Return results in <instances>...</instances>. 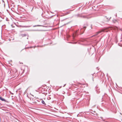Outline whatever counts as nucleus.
I'll use <instances>...</instances> for the list:
<instances>
[{
    "label": "nucleus",
    "mask_w": 122,
    "mask_h": 122,
    "mask_svg": "<svg viewBox=\"0 0 122 122\" xmlns=\"http://www.w3.org/2000/svg\"><path fill=\"white\" fill-rule=\"evenodd\" d=\"M86 26H84L82 29H81L80 31V34H82L84 33V32L85 31V29H86Z\"/></svg>",
    "instance_id": "1"
},
{
    "label": "nucleus",
    "mask_w": 122,
    "mask_h": 122,
    "mask_svg": "<svg viewBox=\"0 0 122 122\" xmlns=\"http://www.w3.org/2000/svg\"><path fill=\"white\" fill-rule=\"evenodd\" d=\"M86 26H84L82 29H81L80 31V34H82L84 33V32L85 31V29H86Z\"/></svg>",
    "instance_id": "2"
},
{
    "label": "nucleus",
    "mask_w": 122,
    "mask_h": 122,
    "mask_svg": "<svg viewBox=\"0 0 122 122\" xmlns=\"http://www.w3.org/2000/svg\"><path fill=\"white\" fill-rule=\"evenodd\" d=\"M77 31H75L74 33L72 34V37L73 39H74L75 37L78 35V34H77Z\"/></svg>",
    "instance_id": "3"
},
{
    "label": "nucleus",
    "mask_w": 122,
    "mask_h": 122,
    "mask_svg": "<svg viewBox=\"0 0 122 122\" xmlns=\"http://www.w3.org/2000/svg\"><path fill=\"white\" fill-rule=\"evenodd\" d=\"M21 71L19 72V74H20V75L22 74L25 71V69L24 67H22L21 68Z\"/></svg>",
    "instance_id": "4"
},
{
    "label": "nucleus",
    "mask_w": 122,
    "mask_h": 122,
    "mask_svg": "<svg viewBox=\"0 0 122 122\" xmlns=\"http://www.w3.org/2000/svg\"><path fill=\"white\" fill-rule=\"evenodd\" d=\"M104 30H102V31H99L96 33V34L94 35L91 36V37H93V36H97L98 34L101 33L102 31H104Z\"/></svg>",
    "instance_id": "5"
},
{
    "label": "nucleus",
    "mask_w": 122,
    "mask_h": 122,
    "mask_svg": "<svg viewBox=\"0 0 122 122\" xmlns=\"http://www.w3.org/2000/svg\"><path fill=\"white\" fill-rule=\"evenodd\" d=\"M19 89H18L16 91V92L17 94H18V95H20L22 92V91L21 90H20Z\"/></svg>",
    "instance_id": "6"
},
{
    "label": "nucleus",
    "mask_w": 122,
    "mask_h": 122,
    "mask_svg": "<svg viewBox=\"0 0 122 122\" xmlns=\"http://www.w3.org/2000/svg\"><path fill=\"white\" fill-rule=\"evenodd\" d=\"M80 17L84 18H86L87 19H89L91 17L89 16V15H85V16H81Z\"/></svg>",
    "instance_id": "7"
},
{
    "label": "nucleus",
    "mask_w": 122,
    "mask_h": 122,
    "mask_svg": "<svg viewBox=\"0 0 122 122\" xmlns=\"http://www.w3.org/2000/svg\"><path fill=\"white\" fill-rule=\"evenodd\" d=\"M40 101H41V102L43 104L44 106H45L46 105V104L45 102L44 101L42 100V99H41L40 100Z\"/></svg>",
    "instance_id": "8"
},
{
    "label": "nucleus",
    "mask_w": 122,
    "mask_h": 122,
    "mask_svg": "<svg viewBox=\"0 0 122 122\" xmlns=\"http://www.w3.org/2000/svg\"><path fill=\"white\" fill-rule=\"evenodd\" d=\"M36 46H30V47H25V49H28V48H33L34 49L35 48V47H36Z\"/></svg>",
    "instance_id": "9"
},
{
    "label": "nucleus",
    "mask_w": 122,
    "mask_h": 122,
    "mask_svg": "<svg viewBox=\"0 0 122 122\" xmlns=\"http://www.w3.org/2000/svg\"><path fill=\"white\" fill-rule=\"evenodd\" d=\"M0 99L2 101H3L5 102H6V100L2 98L1 97H0Z\"/></svg>",
    "instance_id": "10"
},
{
    "label": "nucleus",
    "mask_w": 122,
    "mask_h": 122,
    "mask_svg": "<svg viewBox=\"0 0 122 122\" xmlns=\"http://www.w3.org/2000/svg\"><path fill=\"white\" fill-rule=\"evenodd\" d=\"M27 36V34H22L20 35V36L22 37L25 36Z\"/></svg>",
    "instance_id": "11"
},
{
    "label": "nucleus",
    "mask_w": 122,
    "mask_h": 122,
    "mask_svg": "<svg viewBox=\"0 0 122 122\" xmlns=\"http://www.w3.org/2000/svg\"><path fill=\"white\" fill-rule=\"evenodd\" d=\"M105 17L106 18V19H107V21H108L109 20H110V19H111V17H110V18H108L106 16H105Z\"/></svg>",
    "instance_id": "12"
},
{
    "label": "nucleus",
    "mask_w": 122,
    "mask_h": 122,
    "mask_svg": "<svg viewBox=\"0 0 122 122\" xmlns=\"http://www.w3.org/2000/svg\"><path fill=\"white\" fill-rule=\"evenodd\" d=\"M96 88L97 89V93H99L100 92V91L98 90V89L97 88V87L96 86Z\"/></svg>",
    "instance_id": "13"
},
{
    "label": "nucleus",
    "mask_w": 122,
    "mask_h": 122,
    "mask_svg": "<svg viewBox=\"0 0 122 122\" xmlns=\"http://www.w3.org/2000/svg\"><path fill=\"white\" fill-rule=\"evenodd\" d=\"M90 50H91V49H94L95 50V47H94V46H92V47H90Z\"/></svg>",
    "instance_id": "14"
},
{
    "label": "nucleus",
    "mask_w": 122,
    "mask_h": 122,
    "mask_svg": "<svg viewBox=\"0 0 122 122\" xmlns=\"http://www.w3.org/2000/svg\"><path fill=\"white\" fill-rule=\"evenodd\" d=\"M20 26H21L23 27H30L31 26H21V25H20Z\"/></svg>",
    "instance_id": "15"
},
{
    "label": "nucleus",
    "mask_w": 122,
    "mask_h": 122,
    "mask_svg": "<svg viewBox=\"0 0 122 122\" xmlns=\"http://www.w3.org/2000/svg\"><path fill=\"white\" fill-rule=\"evenodd\" d=\"M70 37V35L67 34L66 35V37L68 39Z\"/></svg>",
    "instance_id": "16"
},
{
    "label": "nucleus",
    "mask_w": 122,
    "mask_h": 122,
    "mask_svg": "<svg viewBox=\"0 0 122 122\" xmlns=\"http://www.w3.org/2000/svg\"><path fill=\"white\" fill-rule=\"evenodd\" d=\"M42 26L41 25H33V27H36V26Z\"/></svg>",
    "instance_id": "17"
},
{
    "label": "nucleus",
    "mask_w": 122,
    "mask_h": 122,
    "mask_svg": "<svg viewBox=\"0 0 122 122\" xmlns=\"http://www.w3.org/2000/svg\"><path fill=\"white\" fill-rule=\"evenodd\" d=\"M14 40V39H11L9 40L11 41V42H13V41Z\"/></svg>",
    "instance_id": "18"
},
{
    "label": "nucleus",
    "mask_w": 122,
    "mask_h": 122,
    "mask_svg": "<svg viewBox=\"0 0 122 122\" xmlns=\"http://www.w3.org/2000/svg\"><path fill=\"white\" fill-rule=\"evenodd\" d=\"M51 99V97H48L47 98V99H48V100H50Z\"/></svg>",
    "instance_id": "19"
},
{
    "label": "nucleus",
    "mask_w": 122,
    "mask_h": 122,
    "mask_svg": "<svg viewBox=\"0 0 122 122\" xmlns=\"http://www.w3.org/2000/svg\"><path fill=\"white\" fill-rule=\"evenodd\" d=\"M38 30H32V31H37Z\"/></svg>",
    "instance_id": "20"
},
{
    "label": "nucleus",
    "mask_w": 122,
    "mask_h": 122,
    "mask_svg": "<svg viewBox=\"0 0 122 122\" xmlns=\"http://www.w3.org/2000/svg\"><path fill=\"white\" fill-rule=\"evenodd\" d=\"M15 79H16V82H19V81H17V80H16L17 79V78H16Z\"/></svg>",
    "instance_id": "21"
},
{
    "label": "nucleus",
    "mask_w": 122,
    "mask_h": 122,
    "mask_svg": "<svg viewBox=\"0 0 122 122\" xmlns=\"http://www.w3.org/2000/svg\"><path fill=\"white\" fill-rule=\"evenodd\" d=\"M69 13H70V12H67L66 13L67 14H69Z\"/></svg>",
    "instance_id": "22"
},
{
    "label": "nucleus",
    "mask_w": 122,
    "mask_h": 122,
    "mask_svg": "<svg viewBox=\"0 0 122 122\" xmlns=\"http://www.w3.org/2000/svg\"><path fill=\"white\" fill-rule=\"evenodd\" d=\"M92 25H91V29H92Z\"/></svg>",
    "instance_id": "23"
},
{
    "label": "nucleus",
    "mask_w": 122,
    "mask_h": 122,
    "mask_svg": "<svg viewBox=\"0 0 122 122\" xmlns=\"http://www.w3.org/2000/svg\"><path fill=\"white\" fill-rule=\"evenodd\" d=\"M66 84H65L63 86V87H64L65 85H66Z\"/></svg>",
    "instance_id": "24"
},
{
    "label": "nucleus",
    "mask_w": 122,
    "mask_h": 122,
    "mask_svg": "<svg viewBox=\"0 0 122 122\" xmlns=\"http://www.w3.org/2000/svg\"><path fill=\"white\" fill-rule=\"evenodd\" d=\"M36 102H33V103H34L35 104H36Z\"/></svg>",
    "instance_id": "25"
},
{
    "label": "nucleus",
    "mask_w": 122,
    "mask_h": 122,
    "mask_svg": "<svg viewBox=\"0 0 122 122\" xmlns=\"http://www.w3.org/2000/svg\"><path fill=\"white\" fill-rule=\"evenodd\" d=\"M15 25H16V26H18V25H17V24H16V23Z\"/></svg>",
    "instance_id": "26"
},
{
    "label": "nucleus",
    "mask_w": 122,
    "mask_h": 122,
    "mask_svg": "<svg viewBox=\"0 0 122 122\" xmlns=\"http://www.w3.org/2000/svg\"><path fill=\"white\" fill-rule=\"evenodd\" d=\"M17 70H16V71H15V72H16V73L17 72Z\"/></svg>",
    "instance_id": "27"
},
{
    "label": "nucleus",
    "mask_w": 122,
    "mask_h": 122,
    "mask_svg": "<svg viewBox=\"0 0 122 122\" xmlns=\"http://www.w3.org/2000/svg\"><path fill=\"white\" fill-rule=\"evenodd\" d=\"M39 100L40 101V100H37V101L38 102H40V101H39Z\"/></svg>",
    "instance_id": "28"
},
{
    "label": "nucleus",
    "mask_w": 122,
    "mask_h": 122,
    "mask_svg": "<svg viewBox=\"0 0 122 122\" xmlns=\"http://www.w3.org/2000/svg\"><path fill=\"white\" fill-rule=\"evenodd\" d=\"M11 26H12V27H13V26H12V25H11ZM13 27H14V26H13Z\"/></svg>",
    "instance_id": "29"
},
{
    "label": "nucleus",
    "mask_w": 122,
    "mask_h": 122,
    "mask_svg": "<svg viewBox=\"0 0 122 122\" xmlns=\"http://www.w3.org/2000/svg\"><path fill=\"white\" fill-rule=\"evenodd\" d=\"M95 73H94L93 74H92V75H93L94 74H95Z\"/></svg>",
    "instance_id": "30"
},
{
    "label": "nucleus",
    "mask_w": 122,
    "mask_h": 122,
    "mask_svg": "<svg viewBox=\"0 0 122 122\" xmlns=\"http://www.w3.org/2000/svg\"><path fill=\"white\" fill-rule=\"evenodd\" d=\"M116 16L117 17V14H116Z\"/></svg>",
    "instance_id": "31"
},
{
    "label": "nucleus",
    "mask_w": 122,
    "mask_h": 122,
    "mask_svg": "<svg viewBox=\"0 0 122 122\" xmlns=\"http://www.w3.org/2000/svg\"><path fill=\"white\" fill-rule=\"evenodd\" d=\"M93 77H92V79H93Z\"/></svg>",
    "instance_id": "32"
},
{
    "label": "nucleus",
    "mask_w": 122,
    "mask_h": 122,
    "mask_svg": "<svg viewBox=\"0 0 122 122\" xmlns=\"http://www.w3.org/2000/svg\"><path fill=\"white\" fill-rule=\"evenodd\" d=\"M19 84H19H17V85H18Z\"/></svg>",
    "instance_id": "33"
},
{
    "label": "nucleus",
    "mask_w": 122,
    "mask_h": 122,
    "mask_svg": "<svg viewBox=\"0 0 122 122\" xmlns=\"http://www.w3.org/2000/svg\"><path fill=\"white\" fill-rule=\"evenodd\" d=\"M115 20V21H116V20Z\"/></svg>",
    "instance_id": "34"
},
{
    "label": "nucleus",
    "mask_w": 122,
    "mask_h": 122,
    "mask_svg": "<svg viewBox=\"0 0 122 122\" xmlns=\"http://www.w3.org/2000/svg\"><path fill=\"white\" fill-rule=\"evenodd\" d=\"M17 120L18 121V120L17 119Z\"/></svg>",
    "instance_id": "35"
},
{
    "label": "nucleus",
    "mask_w": 122,
    "mask_h": 122,
    "mask_svg": "<svg viewBox=\"0 0 122 122\" xmlns=\"http://www.w3.org/2000/svg\"><path fill=\"white\" fill-rule=\"evenodd\" d=\"M88 51L89 50V49L88 48Z\"/></svg>",
    "instance_id": "36"
},
{
    "label": "nucleus",
    "mask_w": 122,
    "mask_h": 122,
    "mask_svg": "<svg viewBox=\"0 0 122 122\" xmlns=\"http://www.w3.org/2000/svg\"><path fill=\"white\" fill-rule=\"evenodd\" d=\"M0 105H1V104L0 103Z\"/></svg>",
    "instance_id": "37"
},
{
    "label": "nucleus",
    "mask_w": 122,
    "mask_h": 122,
    "mask_svg": "<svg viewBox=\"0 0 122 122\" xmlns=\"http://www.w3.org/2000/svg\"><path fill=\"white\" fill-rule=\"evenodd\" d=\"M37 47H39V46H36Z\"/></svg>",
    "instance_id": "38"
}]
</instances>
